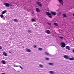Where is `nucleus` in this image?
Wrapping results in <instances>:
<instances>
[{"label":"nucleus","mask_w":74,"mask_h":74,"mask_svg":"<svg viewBox=\"0 0 74 74\" xmlns=\"http://www.w3.org/2000/svg\"><path fill=\"white\" fill-rule=\"evenodd\" d=\"M46 14H47V15H48L49 18H52V16H51V13L48 12H46Z\"/></svg>","instance_id":"1"},{"label":"nucleus","mask_w":74,"mask_h":74,"mask_svg":"<svg viewBox=\"0 0 74 74\" xmlns=\"http://www.w3.org/2000/svg\"><path fill=\"white\" fill-rule=\"evenodd\" d=\"M4 5H5L6 7H7V8H8V7H10V4L9 3H4Z\"/></svg>","instance_id":"2"},{"label":"nucleus","mask_w":74,"mask_h":74,"mask_svg":"<svg viewBox=\"0 0 74 74\" xmlns=\"http://www.w3.org/2000/svg\"><path fill=\"white\" fill-rule=\"evenodd\" d=\"M61 45H62V48H64V47H65V43L64 42H62L61 43Z\"/></svg>","instance_id":"3"},{"label":"nucleus","mask_w":74,"mask_h":74,"mask_svg":"<svg viewBox=\"0 0 74 74\" xmlns=\"http://www.w3.org/2000/svg\"><path fill=\"white\" fill-rule=\"evenodd\" d=\"M64 58L65 59H69V57L68 56L65 55L64 56Z\"/></svg>","instance_id":"4"},{"label":"nucleus","mask_w":74,"mask_h":74,"mask_svg":"<svg viewBox=\"0 0 74 74\" xmlns=\"http://www.w3.org/2000/svg\"><path fill=\"white\" fill-rule=\"evenodd\" d=\"M45 32L46 33H47V34H50L51 33V32L48 30H46Z\"/></svg>","instance_id":"5"},{"label":"nucleus","mask_w":74,"mask_h":74,"mask_svg":"<svg viewBox=\"0 0 74 74\" xmlns=\"http://www.w3.org/2000/svg\"><path fill=\"white\" fill-rule=\"evenodd\" d=\"M37 4L38 5H39V6H40V7H41L42 6V5H41V4L40 3L38 2H37Z\"/></svg>","instance_id":"6"},{"label":"nucleus","mask_w":74,"mask_h":74,"mask_svg":"<svg viewBox=\"0 0 74 74\" xmlns=\"http://www.w3.org/2000/svg\"><path fill=\"white\" fill-rule=\"evenodd\" d=\"M59 2L61 4H62L63 5V0H59Z\"/></svg>","instance_id":"7"},{"label":"nucleus","mask_w":74,"mask_h":74,"mask_svg":"<svg viewBox=\"0 0 74 74\" xmlns=\"http://www.w3.org/2000/svg\"><path fill=\"white\" fill-rule=\"evenodd\" d=\"M66 48L67 49H68V50H70V47L68 46H67L66 47Z\"/></svg>","instance_id":"8"},{"label":"nucleus","mask_w":74,"mask_h":74,"mask_svg":"<svg viewBox=\"0 0 74 74\" xmlns=\"http://www.w3.org/2000/svg\"><path fill=\"white\" fill-rule=\"evenodd\" d=\"M51 14H52V15H56V12H51Z\"/></svg>","instance_id":"9"},{"label":"nucleus","mask_w":74,"mask_h":74,"mask_svg":"<svg viewBox=\"0 0 74 74\" xmlns=\"http://www.w3.org/2000/svg\"><path fill=\"white\" fill-rule=\"evenodd\" d=\"M1 62L2 64H5V61L4 60H2Z\"/></svg>","instance_id":"10"},{"label":"nucleus","mask_w":74,"mask_h":74,"mask_svg":"<svg viewBox=\"0 0 74 74\" xmlns=\"http://www.w3.org/2000/svg\"><path fill=\"white\" fill-rule=\"evenodd\" d=\"M7 12V10H5L3 11V12L1 13L2 14H4L5 12Z\"/></svg>","instance_id":"11"},{"label":"nucleus","mask_w":74,"mask_h":74,"mask_svg":"<svg viewBox=\"0 0 74 74\" xmlns=\"http://www.w3.org/2000/svg\"><path fill=\"white\" fill-rule=\"evenodd\" d=\"M69 60H74V57H72L71 58H69Z\"/></svg>","instance_id":"12"},{"label":"nucleus","mask_w":74,"mask_h":74,"mask_svg":"<svg viewBox=\"0 0 74 74\" xmlns=\"http://www.w3.org/2000/svg\"><path fill=\"white\" fill-rule=\"evenodd\" d=\"M45 53L46 54V55H50L49 54V53H48V52H45Z\"/></svg>","instance_id":"13"},{"label":"nucleus","mask_w":74,"mask_h":74,"mask_svg":"<svg viewBox=\"0 0 74 74\" xmlns=\"http://www.w3.org/2000/svg\"><path fill=\"white\" fill-rule=\"evenodd\" d=\"M3 55H4V56H7V53H6L5 52H3Z\"/></svg>","instance_id":"14"},{"label":"nucleus","mask_w":74,"mask_h":74,"mask_svg":"<svg viewBox=\"0 0 74 74\" xmlns=\"http://www.w3.org/2000/svg\"><path fill=\"white\" fill-rule=\"evenodd\" d=\"M36 11L37 12H40V9L38 8H36Z\"/></svg>","instance_id":"15"},{"label":"nucleus","mask_w":74,"mask_h":74,"mask_svg":"<svg viewBox=\"0 0 74 74\" xmlns=\"http://www.w3.org/2000/svg\"><path fill=\"white\" fill-rule=\"evenodd\" d=\"M62 16H64V17H65V18H66V16H66V14H62Z\"/></svg>","instance_id":"16"},{"label":"nucleus","mask_w":74,"mask_h":74,"mask_svg":"<svg viewBox=\"0 0 74 74\" xmlns=\"http://www.w3.org/2000/svg\"><path fill=\"white\" fill-rule=\"evenodd\" d=\"M58 16H60L61 15H62V14H61V13L60 12L58 14Z\"/></svg>","instance_id":"17"},{"label":"nucleus","mask_w":74,"mask_h":74,"mask_svg":"<svg viewBox=\"0 0 74 74\" xmlns=\"http://www.w3.org/2000/svg\"><path fill=\"white\" fill-rule=\"evenodd\" d=\"M54 24L55 26H58V24L56 23H54Z\"/></svg>","instance_id":"18"},{"label":"nucleus","mask_w":74,"mask_h":74,"mask_svg":"<svg viewBox=\"0 0 74 74\" xmlns=\"http://www.w3.org/2000/svg\"><path fill=\"white\" fill-rule=\"evenodd\" d=\"M26 51H28V52H30L31 51L29 49H27Z\"/></svg>","instance_id":"19"},{"label":"nucleus","mask_w":74,"mask_h":74,"mask_svg":"<svg viewBox=\"0 0 74 74\" xmlns=\"http://www.w3.org/2000/svg\"><path fill=\"white\" fill-rule=\"evenodd\" d=\"M49 65H51V66H53V63H49Z\"/></svg>","instance_id":"20"},{"label":"nucleus","mask_w":74,"mask_h":74,"mask_svg":"<svg viewBox=\"0 0 74 74\" xmlns=\"http://www.w3.org/2000/svg\"><path fill=\"white\" fill-rule=\"evenodd\" d=\"M50 73L51 74H53V73H54V72L53 71H50Z\"/></svg>","instance_id":"21"},{"label":"nucleus","mask_w":74,"mask_h":74,"mask_svg":"<svg viewBox=\"0 0 74 74\" xmlns=\"http://www.w3.org/2000/svg\"><path fill=\"white\" fill-rule=\"evenodd\" d=\"M39 66L40 67H41L42 68V67H43V65L41 64H40Z\"/></svg>","instance_id":"22"},{"label":"nucleus","mask_w":74,"mask_h":74,"mask_svg":"<svg viewBox=\"0 0 74 74\" xmlns=\"http://www.w3.org/2000/svg\"><path fill=\"white\" fill-rule=\"evenodd\" d=\"M38 50H39V51H42V48H39Z\"/></svg>","instance_id":"23"},{"label":"nucleus","mask_w":74,"mask_h":74,"mask_svg":"<svg viewBox=\"0 0 74 74\" xmlns=\"http://www.w3.org/2000/svg\"><path fill=\"white\" fill-rule=\"evenodd\" d=\"M14 21H15V22H18V19H14Z\"/></svg>","instance_id":"24"},{"label":"nucleus","mask_w":74,"mask_h":74,"mask_svg":"<svg viewBox=\"0 0 74 74\" xmlns=\"http://www.w3.org/2000/svg\"><path fill=\"white\" fill-rule=\"evenodd\" d=\"M31 21H32V22H35V20H34V19H32L31 20Z\"/></svg>","instance_id":"25"},{"label":"nucleus","mask_w":74,"mask_h":74,"mask_svg":"<svg viewBox=\"0 0 74 74\" xmlns=\"http://www.w3.org/2000/svg\"><path fill=\"white\" fill-rule=\"evenodd\" d=\"M0 16H1V18H2L4 16L3 14H1L0 15Z\"/></svg>","instance_id":"26"},{"label":"nucleus","mask_w":74,"mask_h":74,"mask_svg":"<svg viewBox=\"0 0 74 74\" xmlns=\"http://www.w3.org/2000/svg\"><path fill=\"white\" fill-rule=\"evenodd\" d=\"M60 38H61L62 40H63V38H64V37H60Z\"/></svg>","instance_id":"27"},{"label":"nucleus","mask_w":74,"mask_h":74,"mask_svg":"<svg viewBox=\"0 0 74 74\" xmlns=\"http://www.w3.org/2000/svg\"><path fill=\"white\" fill-rule=\"evenodd\" d=\"M34 48H37V46L36 45H34Z\"/></svg>","instance_id":"28"},{"label":"nucleus","mask_w":74,"mask_h":74,"mask_svg":"<svg viewBox=\"0 0 74 74\" xmlns=\"http://www.w3.org/2000/svg\"><path fill=\"white\" fill-rule=\"evenodd\" d=\"M28 33H30L31 32V30H29L28 31Z\"/></svg>","instance_id":"29"},{"label":"nucleus","mask_w":74,"mask_h":74,"mask_svg":"<svg viewBox=\"0 0 74 74\" xmlns=\"http://www.w3.org/2000/svg\"><path fill=\"white\" fill-rule=\"evenodd\" d=\"M46 60H49V58H46Z\"/></svg>","instance_id":"30"},{"label":"nucleus","mask_w":74,"mask_h":74,"mask_svg":"<svg viewBox=\"0 0 74 74\" xmlns=\"http://www.w3.org/2000/svg\"><path fill=\"white\" fill-rule=\"evenodd\" d=\"M47 24L49 25H51V24L49 23H48Z\"/></svg>","instance_id":"31"},{"label":"nucleus","mask_w":74,"mask_h":74,"mask_svg":"<svg viewBox=\"0 0 74 74\" xmlns=\"http://www.w3.org/2000/svg\"><path fill=\"white\" fill-rule=\"evenodd\" d=\"M19 67H20V68H21V69H23V68L22 67H21V66H19Z\"/></svg>","instance_id":"32"},{"label":"nucleus","mask_w":74,"mask_h":74,"mask_svg":"<svg viewBox=\"0 0 74 74\" xmlns=\"http://www.w3.org/2000/svg\"><path fill=\"white\" fill-rule=\"evenodd\" d=\"M2 49V47H1L0 46V50L1 49Z\"/></svg>","instance_id":"33"},{"label":"nucleus","mask_w":74,"mask_h":74,"mask_svg":"<svg viewBox=\"0 0 74 74\" xmlns=\"http://www.w3.org/2000/svg\"><path fill=\"white\" fill-rule=\"evenodd\" d=\"M15 66V67H18V65H16Z\"/></svg>","instance_id":"34"},{"label":"nucleus","mask_w":74,"mask_h":74,"mask_svg":"<svg viewBox=\"0 0 74 74\" xmlns=\"http://www.w3.org/2000/svg\"><path fill=\"white\" fill-rule=\"evenodd\" d=\"M1 74H5V73H2Z\"/></svg>","instance_id":"35"},{"label":"nucleus","mask_w":74,"mask_h":74,"mask_svg":"<svg viewBox=\"0 0 74 74\" xmlns=\"http://www.w3.org/2000/svg\"><path fill=\"white\" fill-rule=\"evenodd\" d=\"M73 53H74V49H73Z\"/></svg>","instance_id":"36"},{"label":"nucleus","mask_w":74,"mask_h":74,"mask_svg":"<svg viewBox=\"0 0 74 74\" xmlns=\"http://www.w3.org/2000/svg\"><path fill=\"white\" fill-rule=\"evenodd\" d=\"M9 53H11V51H9Z\"/></svg>","instance_id":"37"},{"label":"nucleus","mask_w":74,"mask_h":74,"mask_svg":"<svg viewBox=\"0 0 74 74\" xmlns=\"http://www.w3.org/2000/svg\"><path fill=\"white\" fill-rule=\"evenodd\" d=\"M11 5V6H12V5Z\"/></svg>","instance_id":"38"},{"label":"nucleus","mask_w":74,"mask_h":74,"mask_svg":"<svg viewBox=\"0 0 74 74\" xmlns=\"http://www.w3.org/2000/svg\"><path fill=\"white\" fill-rule=\"evenodd\" d=\"M73 15L74 16V14H73Z\"/></svg>","instance_id":"39"},{"label":"nucleus","mask_w":74,"mask_h":74,"mask_svg":"<svg viewBox=\"0 0 74 74\" xmlns=\"http://www.w3.org/2000/svg\"><path fill=\"white\" fill-rule=\"evenodd\" d=\"M13 3H15V2H13Z\"/></svg>","instance_id":"40"},{"label":"nucleus","mask_w":74,"mask_h":74,"mask_svg":"<svg viewBox=\"0 0 74 74\" xmlns=\"http://www.w3.org/2000/svg\"><path fill=\"white\" fill-rule=\"evenodd\" d=\"M35 24V25H36V24Z\"/></svg>","instance_id":"41"}]
</instances>
